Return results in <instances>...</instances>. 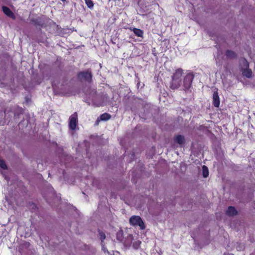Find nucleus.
I'll use <instances>...</instances> for the list:
<instances>
[{"label": "nucleus", "instance_id": "6", "mask_svg": "<svg viewBox=\"0 0 255 255\" xmlns=\"http://www.w3.org/2000/svg\"><path fill=\"white\" fill-rule=\"evenodd\" d=\"M242 62L246 68L245 69L242 70V74L244 76L250 78L252 77L253 73L252 70L249 68V64L245 59H243Z\"/></svg>", "mask_w": 255, "mask_h": 255}, {"label": "nucleus", "instance_id": "16", "mask_svg": "<svg viewBox=\"0 0 255 255\" xmlns=\"http://www.w3.org/2000/svg\"><path fill=\"white\" fill-rule=\"evenodd\" d=\"M116 238L118 241L119 242H123L124 239V233L122 230L119 231L116 234Z\"/></svg>", "mask_w": 255, "mask_h": 255}, {"label": "nucleus", "instance_id": "11", "mask_svg": "<svg viewBox=\"0 0 255 255\" xmlns=\"http://www.w3.org/2000/svg\"><path fill=\"white\" fill-rule=\"evenodd\" d=\"M31 21L36 26H39L41 27H46L47 26L46 24L44 22L38 19H32Z\"/></svg>", "mask_w": 255, "mask_h": 255}, {"label": "nucleus", "instance_id": "13", "mask_svg": "<svg viewBox=\"0 0 255 255\" xmlns=\"http://www.w3.org/2000/svg\"><path fill=\"white\" fill-rule=\"evenodd\" d=\"M98 231L99 233L100 239L101 241V244L102 246V248H104L105 245L104 244V242L105 239H106V235L104 232L101 231L100 230H98Z\"/></svg>", "mask_w": 255, "mask_h": 255}, {"label": "nucleus", "instance_id": "17", "mask_svg": "<svg viewBox=\"0 0 255 255\" xmlns=\"http://www.w3.org/2000/svg\"><path fill=\"white\" fill-rule=\"evenodd\" d=\"M202 174H203V176L204 178L207 177L208 176V175H209L208 168L205 165H204L202 167Z\"/></svg>", "mask_w": 255, "mask_h": 255}, {"label": "nucleus", "instance_id": "22", "mask_svg": "<svg viewBox=\"0 0 255 255\" xmlns=\"http://www.w3.org/2000/svg\"><path fill=\"white\" fill-rule=\"evenodd\" d=\"M38 43L42 42V41H41V40H38Z\"/></svg>", "mask_w": 255, "mask_h": 255}, {"label": "nucleus", "instance_id": "20", "mask_svg": "<svg viewBox=\"0 0 255 255\" xmlns=\"http://www.w3.org/2000/svg\"><path fill=\"white\" fill-rule=\"evenodd\" d=\"M141 242L139 241H137L133 243L132 247L135 249H138L140 246Z\"/></svg>", "mask_w": 255, "mask_h": 255}, {"label": "nucleus", "instance_id": "15", "mask_svg": "<svg viewBox=\"0 0 255 255\" xmlns=\"http://www.w3.org/2000/svg\"><path fill=\"white\" fill-rule=\"evenodd\" d=\"M132 30L136 36L140 37H143V31L141 29L137 28H133Z\"/></svg>", "mask_w": 255, "mask_h": 255}, {"label": "nucleus", "instance_id": "4", "mask_svg": "<svg viewBox=\"0 0 255 255\" xmlns=\"http://www.w3.org/2000/svg\"><path fill=\"white\" fill-rule=\"evenodd\" d=\"M77 77L80 80H83L89 83H91L92 81V72L90 69H88L85 71L79 72L77 75Z\"/></svg>", "mask_w": 255, "mask_h": 255}, {"label": "nucleus", "instance_id": "2", "mask_svg": "<svg viewBox=\"0 0 255 255\" xmlns=\"http://www.w3.org/2000/svg\"><path fill=\"white\" fill-rule=\"evenodd\" d=\"M130 225L135 227L139 226L140 229L144 230L146 228L144 223L141 218L139 216L133 215L129 220Z\"/></svg>", "mask_w": 255, "mask_h": 255}, {"label": "nucleus", "instance_id": "1", "mask_svg": "<svg viewBox=\"0 0 255 255\" xmlns=\"http://www.w3.org/2000/svg\"><path fill=\"white\" fill-rule=\"evenodd\" d=\"M183 73V70L178 68L175 70L172 76V80L170 82V88L172 90L178 89L181 85V77Z\"/></svg>", "mask_w": 255, "mask_h": 255}, {"label": "nucleus", "instance_id": "9", "mask_svg": "<svg viewBox=\"0 0 255 255\" xmlns=\"http://www.w3.org/2000/svg\"><path fill=\"white\" fill-rule=\"evenodd\" d=\"M174 141L178 144L182 145L185 143V139L183 135L178 134L174 137Z\"/></svg>", "mask_w": 255, "mask_h": 255}, {"label": "nucleus", "instance_id": "7", "mask_svg": "<svg viewBox=\"0 0 255 255\" xmlns=\"http://www.w3.org/2000/svg\"><path fill=\"white\" fill-rule=\"evenodd\" d=\"M220 104V98L217 91H214L213 95V105L215 107H219Z\"/></svg>", "mask_w": 255, "mask_h": 255}, {"label": "nucleus", "instance_id": "10", "mask_svg": "<svg viewBox=\"0 0 255 255\" xmlns=\"http://www.w3.org/2000/svg\"><path fill=\"white\" fill-rule=\"evenodd\" d=\"M226 214L229 216H233L237 215L238 211L233 206H229L226 211Z\"/></svg>", "mask_w": 255, "mask_h": 255}, {"label": "nucleus", "instance_id": "8", "mask_svg": "<svg viewBox=\"0 0 255 255\" xmlns=\"http://www.w3.org/2000/svg\"><path fill=\"white\" fill-rule=\"evenodd\" d=\"M2 9L3 13L7 15V16L12 18L15 19V16L12 11L7 6H2Z\"/></svg>", "mask_w": 255, "mask_h": 255}, {"label": "nucleus", "instance_id": "5", "mask_svg": "<svg viewBox=\"0 0 255 255\" xmlns=\"http://www.w3.org/2000/svg\"><path fill=\"white\" fill-rule=\"evenodd\" d=\"M78 114L76 112L73 114L69 118V127L72 130H74L78 125Z\"/></svg>", "mask_w": 255, "mask_h": 255}, {"label": "nucleus", "instance_id": "19", "mask_svg": "<svg viewBox=\"0 0 255 255\" xmlns=\"http://www.w3.org/2000/svg\"><path fill=\"white\" fill-rule=\"evenodd\" d=\"M0 167L4 170L7 169V165L6 164L4 160L3 159H0Z\"/></svg>", "mask_w": 255, "mask_h": 255}, {"label": "nucleus", "instance_id": "21", "mask_svg": "<svg viewBox=\"0 0 255 255\" xmlns=\"http://www.w3.org/2000/svg\"><path fill=\"white\" fill-rule=\"evenodd\" d=\"M100 121H101L100 119H99V117H98V118H97V120H96V122H95V124H96V125H99V122H100Z\"/></svg>", "mask_w": 255, "mask_h": 255}, {"label": "nucleus", "instance_id": "12", "mask_svg": "<svg viewBox=\"0 0 255 255\" xmlns=\"http://www.w3.org/2000/svg\"><path fill=\"white\" fill-rule=\"evenodd\" d=\"M225 54L227 58L233 59L237 58L236 53L232 50H227Z\"/></svg>", "mask_w": 255, "mask_h": 255}, {"label": "nucleus", "instance_id": "24", "mask_svg": "<svg viewBox=\"0 0 255 255\" xmlns=\"http://www.w3.org/2000/svg\"><path fill=\"white\" fill-rule=\"evenodd\" d=\"M51 22H52L54 25H55V23L53 22L52 21H51Z\"/></svg>", "mask_w": 255, "mask_h": 255}, {"label": "nucleus", "instance_id": "3", "mask_svg": "<svg viewBox=\"0 0 255 255\" xmlns=\"http://www.w3.org/2000/svg\"><path fill=\"white\" fill-rule=\"evenodd\" d=\"M194 78V75L192 72L188 73L185 75L183 81L184 90L187 91L190 89Z\"/></svg>", "mask_w": 255, "mask_h": 255}, {"label": "nucleus", "instance_id": "18", "mask_svg": "<svg viewBox=\"0 0 255 255\" xmlns=\"http://www.w3.org/2000/svg\"><path fill=\"white\" fill-rule=\"evenodd\" d=\"M87 6L90 9L94 6V3L92 0H84Z\"/></svg>", "mask_w": 255, "mask_h": 255}, {"label": "nucleus", "instance_id": "23", "mask_svg": "<svg viewBox=\"0 0 255 255\" xmlns=\"http://www.w3.org/2000/svg\"><path fill=\"white\" fill-rule=\"evenodd\" d=\"M62 2H65L66 0H61Z\"/></svg>", "mask_w": 255, "mask_h": 255}, {"label": "nucleus", "instance_id": "14", "mask_svg": "<svg viewBox=\"0 0 255 255\" xmlns=\"http://www.w3.org/2000/svg\"><path fill=\"white\" fill-rule=\"evenodd\" d=\"M111 118V115L107 113H105L100 115L99 119L102 121H107Z\"/></svg>", "mask_w": 255, "mask_h": 255}]
</instances>
